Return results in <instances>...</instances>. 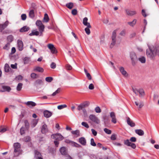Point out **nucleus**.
Masks as SVG:
<instances>
[{"instance_id": "6", "label": "nucleus", "mask_w": 159, "mask_h": 159, "mask_svg": "<svg viewBox=\"0 0 159 159\" xmlns=\"http://www.w3.org/2000/svg\"><path fill=\"white\" fill-rule=\"evenodd\" d=\"M130 57L132 61V64L133 66H134L136 64L135 61L137 58L135 53L133 52L130 53Z\"/></svg>"}, {"instance_id": "54", "label": "nucleus", "mask_w": 159, "mask_h": 159, "mask_svg": "<svg viewBox=\"0 0 159 159\" xmlns=\"http://www.w3.org/2000/svg\"><path fill=\"white\" fill-rule=\"evenodd\" d=\"M43 20H49L48 16L47 13H45Z\"/></svg>"}, {"instance_id": "20", "label": "nucleus", "mask_w": 159, "mask_h": 159, "mask_svg": "<svg viewBox=\"0 0 159 159\" xmlns=\"http://www.w3.org/2000/svg\"><path fill=\"white\" fill-rule=\"evenodd\" d=\"M48 131L47 125L46 124H44L42 126L41 132L43 134H45Z\"/></svg>"}, {"instance_id": "5", "label": "nucleus", "mask_w": 159, "mask_h": 159, "mask_svg": "<svg viewBox=\"0 0 159 159\" xmlns=\"http://www.w3.org/2000/svg\"><path fill=\"white\" fill-rule=\"evenodd\" d=\"M116 31L115 30L112 32L111 36L112 41L110 45V48H112L116 43Z\"/></svg>"}, {"instance_id": "27", "label": "nucleus", "mask_w": 159, "mask_h": 159, "mask_svg": "<svg viewBox=\"0 0 159 159\" xmlns=\"http://www.w3.org/2000/svg\"><path fill=\"white\" fill-rule=\"evenodd\" d=\"M43 83L42 80H36L34 83V86L37 87L38 85L42 84Z\"/></svg>"}, {"instance_id": "60", "label": "nucleus", "mask_w": 159, "mask_h": 159, "mask_svg": "<svg viewBox=\"0 0 159 159\" xmlns=\"http://www.w3.org/2000/svg\"><path fill=\"white\" fill-rule=\"evenodd\" d=\"M7 130V129L5 128H3L2 127H0V132L3 133L5 132Z\"/></svg>"}, {"instance_id": "8", "label": "nucleus", "mask_w": 159, "mask_h": 159, "mask_svg": "<svg viewBox=\"0 0 159 159\" xmlns=\"http://www.w3.org/2000/svg\"><path fill=\"white\" fill-rule=\"evenodd\" d=\"M125 11L126 15L128 16H132L135 15L137 13L135 11H132L128 8L125 9Z\"/></svg>"}, {"instance_id": "38", "label": "nucleus", "mask_w": 159, "mask_h": 159, "mask_svg": "<svg viewBox=\"0 0 159 159\" xmlns=\"http://www.w3.org/2000/svg\"><path fill=\"white\" fill-rule=\"evenodd\" d=\"M13 37L11 35H10L8 36L7 37V40L8 41V43L11 42L13 40Z\"/></svg>"}, {"instance_id": "19", "label": "nucleus", "mask_w": 159, "mask_h": 159, "mask_svg": "<svg viewBox=\"0 0 159 159\" xmlns=\"http://www.w3.org/2000/svg\"><path fill=\"white\" fill-rule=\"evenodd\" d=\"M79 142L82 145L85 146L86 145V141L84 137H81L79 139Z\"/></svg>"}, {"instance_id": "24", "label": "nucleus", "mask_w": 159, "mask_h": 159, "mask_svg": "<svg viewBox=\"0 0 159 159\" xmlns=\"http://www.w3.org/2000/svg\"><path fill=\"white\" fill-rule=\"evenodd\" d=\"M139 97L142 98L145 95L144 91L143 89H139Z\"/></svg>"}, {"instance_id": "47", "label": "nucleus", "mask_w": 159, "mask_h": 159, "mask_svg": "<svg viewBox=\"0 0 159 159\" xmlns=\"http://www.w3.org/2000/svg\"><path fill=\"white\" fill-rule=\"evenodd\" d=\"M65 67L66 69L68 70H70L72 69V67L69 64H67L66 65Z\"/></svg>"}, {"instance_id": "45", "label": "nucleus", "mask_w": 159, "mask_h": 159, "mask_svg": "<svg viewBox=\"0 0 159 159\" xmlns=\"http://www.w3.org/2000/svg\"><path fill=\"white\" fill-rule=\"evenodd\" d=\"M71 133L73 134L79 135L80 131L79 130H76L75 131H72Z\"/></svg>"}, {"instance_id": "15", "label": "nucleus", "mask_w": 159, "mask_h": 159, "mask_svg": "<svg viewBox=\"0 0 159 159\" xmlns=\"http://www.w3.org/2000/svg\"><path fill=\"white\" fill-rule=\"evenodd\" d=\"M110 116L112 118L111 121L114 123H116V120L114 112H112L110 113Z\"/></svg>"}, {"instance_id": "59", "label": "nucleus", "mask_w": 159, "mask_h": 159, "mask_svg": "<svg viewBox=\"0 0 159 159\" xmlns=\"http://www.w3.org/2000/svg\"><path fill=\"white\" fill-rule=\"evenodd\" d=\"M126 31L125 30H123L121 31L120 34L122 36H125V34Z\"/></svg>"}, {"instance_id": "43", "label": "nucleus", "mask_w": 159, "mask_h": 159, "mask_svg": "<svg viewBox=\"0 0 159 159\" xmlns=\"http://www.w3.org/2000/svg\"><path fill=\"white\" fill-rule=\"evenodd\" d=\"M81 125H82L85 127L87 128H89V126L87 122H83L81 123Z\"/></svg>"}, {"instance_id": "49", "label": "nucleus", "mask_w": 159, "mask_h": 159, "mask_svg": "<svg viewBox=\"0 0 159 159\" xmlns=\"http://www.w3.org/2000/svg\"><path fill=\"white\" fill-rule=\"evenodd\" d=\"M30 137L29 136H27L24 138V141L25 142H28L30 141Z\"/></svg>"}, {"instance_id": "32", "label": "nucleus", "mask_w": 159, "mask_h": 159, "mask_svg": "<svg viewBox=\"0 0 159 159\" xmlns=\"http://www.w3.org/2000/svg\"><path fill=\"white\" fill-rule=\"evenodd\" d=\"M29 30V27H27V26H25L20 29V31L21 32H23L27 31Z\"/></svg>"}, {"instance_id": "42", "label": "nucleus", "mask_w": 159, "mask_h": 159, "mask_svg": "<svg viewBox=\"0 0 159 159\" xmlns=\"http://www.w3.org/2000/svg\"><path fill=\"white\" fill-rule=\"evenodd\" d=\"M132 90L134 93L137 95H138V94L139 93V89H138L136 88H132Z\"/></svg>"}, {"instance_id": "26", "label": "nucleus", "mask_w": 159, "mask_h": 159, "mask_svg": "<svg viewBox=\"0 0 159 159\" xmlns=\"http://www.w3.org/2000/svg\"><path fill=\"white\" fill-rule=\"evenodd\" d=\"M25 104L30 107L31 106L32 107H34L36 105V104L35 102L32 101L27 102H26Z\"/></svg>"}, {"instance_id": "2", "label": "nucleus", "mask_w": 159, "mask_h": 159, "mask_svg": "<svg viewBox=\"0 0 159 159\" xmlns=\"http://www.w3.org/2000/svg\"><path fill=\"white\" fill-rule=\"evenodd\" d=\"M157 54L159 57V46H157L155 48L150 47V58L153 59Z\"/></svg>"}, {"instance_id": "13", "label": "nucleus", "mask_w": 159, "mask_h": 159, "mask_svg": "<svg viewBox=\"0 0 159 159\" xmlns=\"http://www.w3.org/2000/svg\"><path fill=\"white\" fill-rule=\"evenodd\" d=\"M23 43L20 40L17 41V47L18 49L20 51H22L23 49Z\"/></svg>"}, {"instance_id": "37", "label": "nucleus", "mask_w": 159, "mask_h": 159, "mask_svg": "<svg viewBox=\"0 0 159 159\" xmlns=\"http://www.w3.org/2000/svg\"><path fill=\"white\" fill-rule=\"evenodd\" d=\"M23 84L21 83H19L18 84L17 88L16 89L18 91H20L21 90V89L22 88Z\"/></svg>"}, {"instance_id": "18", "label": "nucleus", "mask_w": 159, "mask_h": 159, "mask_svg": "<svg viewBox=\"0 0 159 159\" xmlns=\"http://www.w3.org/2000/svg\"><path fill=\"white\" fill-rule=\"evenodd\" d=\"M8 22L7 20L4 24H0V31L2 32L7 26Z\"/></svg>"}, {"instance_id": "63", "label": "nucleus", "mask_w": 159, "mask_h": 159, "mask_svg": "<svg viewBox=\"0 0 159 159\" xmlns=\"http://www.w3.org/2000/svg\"><path fill=\"white\" fill-rule=\"evenodd\" d=\"M116 134H112L111 135V140H114L116 139Z\"/></svg>"}, {"instance_id": "1", "label": "nucleus", "mask_w": 159, "mask_h": 159, "mask_svg": "<svg viewBox=\"0 0 159 159\" xmlns=\"http://www.w3.org/2000/svg\"><path fill=\"white\" fill-rule=\"evenodd\" d=\"M36 24L38 26L39 32L38 31L33 30L32 31V33L30 34L29 35L30 36L34 35L38 36L39 34V33H40L41 35L42 34L44 30V25L42 24L41 20H37L36 22Z\"/></svg>"}, {"instance_id": "22", "label": "nucleus", "mask_w": 159, "mask_h": 159, "mask_svg": "<svg viewBox=\"0 0 159 159\" xmlns=\"http://www.w3.org/2000/svg\"><path fill=\"white\" fill-rule=\"evenodd\" d=\"M135 103L137 106H138V108L139 109L141 108L143 106V102L141 101H135Z\"/></svg>"}, {"instance_id": "53", "label": "nucleus", "mask_w": 159, "mask_h": 159, "mask_svg": "<svg viewBox=\"0 0 159 159\" xmlns=\"http://www.w3.org/2000/svg\"><path fill=\"white\" fill-rule=\"evenodd\" d=\"M31 77L33 79H35L37 77V75L35 73H32L30 75Z\"/></svg>"}, {"instance_id": "56", "label": "nucleus", "mask_w": 159, "mask_h": 159, "mask_svg": "<svg viewBox=\"0 0 159 159\" xmlns=\"http://www.w3.org/2000/svg\"><path fill=\"white\" fill-rule=\"evenodd\" d=\"M89 28L87 27L85 29V31L86 33L88 35L90 34V31Z\"/></svg>"}, {"instance_id": "25", "label": "nucleus", "mask_w": 159, "mask_h": 159, "mask_svg": "<svg viewBox=\"0 0 159 159\" xmlns=\"http://www.w3.org/2000/svg\"><path fill=\"white\" fill-rule=\"evenodd\" d=\"M2 88L3 90L2 91V92L7 91L9 92L11 89V88L9 86H3L2 87Z\"/></svg>"}, {"instance_id": "48", "label": "nucleus", "mask_w": 159, "mask_h": 159, "mask_svg": "<svg viewBox=\"0 0 159 159\" xmlns=\"http://www.w3.org/2000/svg\"><path fill=\"white\" fill-rule=\"evenodd\" d=\"M20 133L21 135H22L25 133V128L24 127H22L20 128Z\"/></svg>"}, {"instance_id": "62", "label": "nucleus", "mask_w": 159, "mask_h": 159, "mask_svg": "<svg viewBox=\"0 0 159 159\" xmlns=\"http://www.w3.org/2000/svg\"><path fill=\"white\" fill-rule=\"evenodd\" d=\"M136 33L135 32H133L129 35V38L131 39L134 38L135 36Z\"/></svg>"}, {"instance_id": "52", "label": "nucleus", "mask_w": 159, "mask_h": 159, "mask_svg": "<svg viewBox=\"0 0 159 159\" xmlns=\"http://www.w3.org/2000/svg\"><path fill=\"white\" fill-rule=\"evenodd\" d=\"M77 10L75 9H73L71 11L72 14L74 15H76L77 14Z\"/></svg>"}, {"instance_id": "41", "label": "nucleus", "mask_w": 159, "mask_h": 159, "mask_svg": "<svg viewBox=\"0 0 159 159\" xmlns=\"http://www.w3.org/2000/svg\"><path fill=\"white\" fill-rule=\"evenodd\" d=\"M60 88H58L57 90L55 92H54L52 94V96H55L57 94H58L60 93Z\"/></svg>"}, {"instance_id": "46", "label": "nucleus", "mask_w": 159, "mask_h": 159, "mask_svg": "<svg viewBox=\"0 0 159 159\" xmlns=\"http://www.w3.org/2000/svg\"><path fill=\"white\" fill-rule=\"evenodd\" d=\"M53 80V78L52 77H47L45 78V80L48 82H51Z\"/></svg>"}, {"instance_id": "31", "label": "nucleus", "mask_w": 159, "mask_h": 159, "mask_svg": "<svg viewBox=\"0 0 159 159\" xmlns=\"http://www.w3.org/2000/svg\"><path fill=\"white\" fill-rule=\"evenodd\" d=\"M23 61L25 64H28L30 61V58L26 57L23 58Z\"/></svg>"}, {"instance_id": "21", "label": "nucleus", "mask_w": 159, "mask_h": 159, "mask_svg": "<svg viewBox=\"0 0 159 159\" xmlns=\"http://www.w3.org/2000/svg\"><path fill=\"white\" fill-rule=\"evenodd\" d=\"M29 17L32 19H34L35 16L34 12L33 9L30 10L29 13Z\"/></svg>"}, {"instance_id": "40", "label": "nucleus", "mask_w": 159, "mask_h": 159, "mask_svg": "<svg viewBox=\"0 0 159 159\" xmlns=\"http://www.w3.org/2000/svg\"><path fill=\"white\" fill-rule=\"evenodd\" d=\"M67 107V105L66 104L59 105L57 106V108L59 110L62 109Z\"/></svg>"}, {"instance_id": "4", "label": "nucleus", "mask_w": 159, "mask_h": 159, "mask_svg": "<svg viewBox=\"0 0 159 159\" xmlns=\"http://www.w3.org/2000/svg\"><path fill=\"white\" fill-rule=\"evenodd\" d=\"M90 121L89 123H91L92 122L98 124L100 123V120L95 115L93 114L90 115L89 116Z\"/></svg>"}, {"instance_id": "57", "label": "nucleus", "mask_w": 159, "mask_h": 159, "mask_svg": "<svg viewBox=\"0 0 159 159\" xmlns=\"http://www.w3.org/2000/svg\"><path fill=\"white\" fill-rule=\"evenodd\" d=\"M21 17L22 20H25L27 16L26 14H23L21 15Z\"/></svg>"}, {"instance_id": "58", "label": "nucleus", "mask_w": 159, "mask_h": 159, "mask_svg": "<svg viewBox=\"0 0 159 159\" xmlns=\"http://www.w3.org/2000/svg\"><path fill=\"white\" fill-rule=\"evenodd\" d=\"M31 8H32L34 10H36L37 9L36 4L34 3H33L31 4Z\"/></svg>"}, {"instance_id": "55", "label": "nucleus", "mask_w": 159, "mask_h": 159, "mask_svg": "<svg viewBox=\"0 0 159 159\" xmlns=\"http://www.w3.org/2000/svg\"><path fill=\"white\" fill-rule=\"evenodd\" d=\"M95 111L97 113H100L101 112V110L99 107H96L95 108Z\"/></svg>"}, {"instance_id": "50", "label": "nucleus", "mask_w": 159, "mask_h": 159, "mask_svg": "<svg viewBox=\"0 0 159 159\" xmlns=\"http://www.w3.org/2000/svg\"><path fill=\"white\" fill-rule=\"evenodd\" d=\"M10 46V43H7L3 47V48L4 49L7 50Z\"/></svg>"}, {"instance_id": "61", "label": "nucleus", "mask_w": 159, "mask_h": 159, "mask_svg": "<svg viewBox=\"0 0 159 159\" xmlns=\"http://www.w3.org/2000/svg\"><path fill=\"white\" fill-rule=\"evenodd\" d=\"M89 88L90 90H93L94 89V87L92 84H91L89 85Z\"/></svg>"}, {"instance_id": "36", "label": "nucleus", "mask_w": 159, "mask_h": 159, "mask_svg": "<svg viewBox=\"0 0 159 159\" xmlns=\"http://www.w3.org/2000/svg\"><path fill=\"white\" fill-rule=\"evenodd\" d=\"M136 20H132L128 22V24L131 26H133L136 23Z\"/></svg>"}, {"instance_id": "12", "label": "nucleus", "mask_w": 159, "mask_h": 159, "mask_svg": "<svg viewBox=\"0 0 159 159\" xmlns=\"http://www.w3.org/2000/svg\"><path fill=\"white\" fill-rule=\"evenodd\" d=\"M60 151L62 155H66L67 153V150L66 148L64 147H62L60 149Z\"/></svg>"}, {"instance_id": "10", "label": "nucleus", "mask_w": 159, "mask_h": 159, "mask_svg": "<svg viewBox=\"0 0 159 159\" xmlns=\"http://www.w3.org/2000/svg\"><path fill=\"white\" fill-rule=\"evenodd\" d=\"M124 143L128 146H131L134 149L136 147V145L134 143L130 142L129 139H127L125 141Z\"/></svg>"}, {"instance_id": "9", "label": "nucleus", "mask_w": 159, "mask_h": 159, "mask_svg": "<svg viewBox=\"0 0 159 159\" xmlns=\"http://www.w3.org/2000/svg\"><path fill=\"white\" fill-rule=\"evenodd\" d=\"M47 46L48 48L51 50L52 53L54 54L57 52V51L53 45L52 44L50 43L48 44V45Z\"/></svg>"}, {"instance_id": "3", "label": "nucleus", "mask_w": 159, "mask_h": 159, "mask_svg": "<svg viewBox=\"0 0 159 159\" xmlns=\"http://www.w3.org/2000/svg\"><path fill=\"white\" fill-rule=\"evenodd\" d=\"M20 145L19 143H15L14 144V156L17 157L20 154H21L22 151L20 149Z\"/></svg>"}, {"instance_id": "34", "label": "nucleus", "mask_w": 159, "mask_h": 159, "mask_svg": "<svg viewBox=\"0 0 159 159\" xmlns=\"http://www.w3.org/2000/svg\"><path fill=\"white\" fill-rule=\"evenodd\" d=\"M11 69L9 65L7 64H6L4 66V70L6 72H8L9 71V69Z\"/></svg>"}, {"instance_id": "17", "label": "nucleus", "mask_w": 159, "mask_h": 159, "mask_svg": "<svg viewBox=\"0 0 159 159\" xmlns=\"http://www.w3.org/2000/svg\"><path fill=\"white\" fill-rule=\"evenodd\" d=\"M127 122L128 125L132 127H134L135 125L134 123L131 120L129 117H127Z\"/></svg>"}, {"instance_id": "33", "label": "nucleus", "mask_w": 159, "mask_h": 159, "mask_svg": "<svg viewBox=\"0 0 159 159\" xmlns=\"http://www.w3.org/2000/svg\"><path fill=\"white\" fill-rule=\"evenodd\" d=\"M139 60L142 63H144L145 62V58L144 56H142L138 58Z\"/></svg>"}, {"instance_id": "14", "label": "nucleus", "mask_w": 159, "mask_h": 159, "mask_svg": "<svg viewBox=\"0 0 159 159\" xmlns=\"http://www.w3.org/2000/svg\"><path fill=\"white\" fill-rule=\"evenodd\" d=\"M120 72L122 75L125 77H127L128 76V74L126 71L125 70L124 68L123 67H120L119 68Z\"/></svg>"}, {"instance_id": "51", "label": "nucleus", "mask_w": 159, "mask_h": 159, "mask_svg": "<svg viewBox=\"0 0 159 159\" xmlns=\"http://www.w3.org/2000/svg\"><path fill=\"white\" fill-rule=\"evenodd\" d=\"M90 144L91 145L93 146H96V144L94 142V139H93L92 138L90 140Z\"/></svg>"}, {"instance_id": "35", "label": "nucleus", "mask_w": 159, "mask_h": 159, "mask_svg": "<svg viewBox=\"0 0 159 159\" xmlns=\"http://www.w3.org/2000/svg\"><path fill=\"white\" fill-rule=\"evenodd\" d=\"M88 20H83V24L84 25L86 26L87 27L91 28V26L89 23L88 22Z\"/></svg>"}, {"instance_id": "23", "label": "nucleus", "mask_w": 159, "mask_h": 159, "mask_svg": "<svg viewBox=\"0 0 159 159\" xmlns=\"http://www.w3.org/2000/svg\"><path fill=\"white\" fill-rule=\"evenodd\" d=\"M34 70L35 71H38L40 72H43V69L39 66L35 67L34 69Z\"/></svg>"}, {"instance_id": "7", "label": "nucleus", "mask_w": 159, "mask_h": 159, "mask_svg": "<svg viewBox=\"0 0 159 159\" xmlns=\"http://www.w3.org/2000/svg\"><path fill=\"white\" fill-rule=\"evenodd\" d=\"M52 138L57 141H61L63 139V137L60 134H53L51 135Z\"/></svg>"}, {"instance_id": "16", "label": "nucleus", "mask_w": 159, "mask_h": 159, "mask_svg": "<svg viewBox=\"0 0 159 159\" xmlns=\"http://www.w3.org/2000/svg\"><path fill=\"white\" fill-rule=\"evenodd\" d=\"M44 116L46 118H49L52 115V113L48 110H45L43 112Z\"/></svg>"}, {"instance_id": "44", "label": "nucleus", "mask_w": 159, "mask_h": 159, "mask_svg": "<svg viewBox=\"0 0 159 159\" xmlns=\"http://www.w3.org/2000/svg\"><path fill=\"white\" fill-rule=\"evenodd\" d=\"M104 131L106 133L108 134H110L111 133V130L107 128H104Z\"/></svg>"}, {"instance_id": "30", "label": "nucleus", "mask_w": 159, "mask_h": 159, "mask_svg": "<svg viewBox=\"0 0 159 159\" xmlns=\"http://www.w3.org/2000/svg\"><path fill=\"white\" fill-rule=\"evenodd\" d=\"M66 7L69 9H71L73 7L74 5L72 2H70L67 3L66 5Z\"/></svg>"}, {"instance_id": "11", "label": "nucleus", "mask_w": 159, "mask_h": 159, "mask_svg": "<svg viewBox=\"0 0 159 159\" xmlns=\"http://www.w3.org/2000/svg\"><path fill=\"white\" fill-rule=\"evenodd\" d=\"M35 158V159H43L41 153L36 150L34 151Z\"/></svg>"}, {"instance_id": "29", "label": "nucleus", "mask_w": 159, "mask_h": 159, "mask_svg": "<svg viewBox=\"0 0 159 159\" xmlns=\"http://www.w3.org/2000/svg\"><path fill=\"white\" fill-rule=\"evenodd\" d=\"M135 133L139 135L142 136L144 134L143 131L141 129H136L135 130Z\"/></svg>"}, {"instance_id": "64", "label": "nucleus", "mask_w": 159, "mask_h": 159, "mask_svg": "<svg viewBox=\"0 0 159 159\" xmlns=\"http://www.w3.org/2000/svg\"><path fill=\"white\" fill-rule=\"evenodd\" d=\"M56 64L54 62H52L51 64V67L52 69H54L56 68Z\"/></svg>"}, {"instance_id": "28", "label": "nucleus", "mask_w": 159, "mask_h": 159, "mask_svg": "<svg viewBox=\"0 0 159 159\" xmlns=\"http://www.w3.org/2000/svg\"><path fill=\"white\" fill-rule=\"evenodd\" d=\"M90 104V103L89 102L85 101L80 104L82 106L83 108L88 107Z\"/></svg>"}, {"instance_id": "39", "label": "nucleus", "mask_w": 159, "mask_h": 159, "mask_svg": "<svg viewBox=\"0 0 159 159\" xmlns=\"http://www.w3.org/2000/svg\"><path fill=\"white\" fill-rule=\"evenodd\" d=\"M24 123L25 128L28 130L29 127V123L27 120H25L24 121Z\"/></svg>"}]
</instances>
